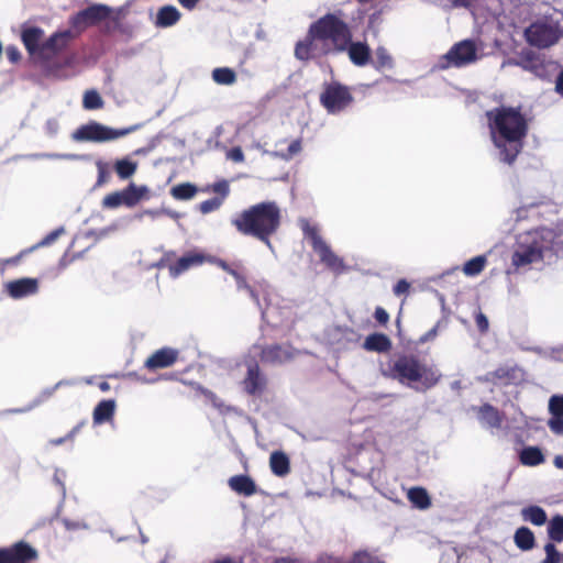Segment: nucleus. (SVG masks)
<instances>
[{
  "mask_svg": "<svg viewBox=\"0 0 563 563\" xmlns=\"http://www.w3.org/2000/svg\"><path fill=\"white\" fill-rule=\"evenodd\" d=\"M59 123L56 119H49L45 123V132L49 136H55L58 133Z\"/></svg>",
  "mask_w": 563,
  "mask_h": 563,
  "instance_id": "52",
  "label": "nucleus"
},
{
  "mask_svg": "<svg viewBox=\"0 0 563 563\" xmlns=\"http://www.w3.org/2000/svg\"><path fill=\"white\" fill-rule=\"evenodd\" d=\"M235 282H236V287L239 290H245L250 297L256 302V303H260V298H258V294L255 291V289L247 283L246 280V275H245V269L242 265H240L238 267V269L235 272H232V275H231Z\"/></svg>",
  "mask_w": 563,
  "mask_h": 563,
  "instance_id": "28",
  "label": "nucleus"
},
{
  "mask_svg": "<svg viewBox=\"0 0 563 563\" xmlns=\"http://www.w3.org/2000/svg\"><path fill=\"white\" fill-rule=\"evenodd\" d=\"M547 249L542 231L529 230L517 235L515 251L511 255V264L516 268L525 267L544 257Z\"/></svg>",
  "mask_w": 563,
  "mask_h": 563,
  "instance_id": "5",
  "label": "nucleus"
},
{
  "mask_svg": "<svg viewBox=\"0 0 563 563\" xmlns=\"http://www.w3.org/2000/svg\"><path fill=\"white\" fill-rule=\"evenodd\" d=\"M320 104L330 114H336L347 109L354 101L350 87L332 81L325 84L320 93Z\"/></svg>",
  "mask_w": 563,
  "mask_h": 563,
  "instance_id": "10",
  "label": "nucleus"
},
{
  "mask_svg": "<svg viewBox=\"0 0 563 563\" xmlns=\"http://www.w3.org/2000/svg\"><path fill=\"white\" fill-rule=\"evenodd\" d=\"M514 421L516 423L514 426V428H516V429H520V428H522L526 424L525 417H523V415L521 412L518 413V417H516L514 419Z\"/></svg>",
  "mask_w": 563,
  "mask_h": 563,
  "instance_id": "60",
  "label": "nucleus"
},
{
  "mask_svg": "<svg viewBox=\"0 0 563 563\" xmlns=\"http://www.w3.org/2000/svg\"><path fill=\"white\" fill-rule=\"evenodd\" d=\"M549 411L552 416H563V395H554L550 398Z\"/></svg>",
  "mask_w": 563,
  "mask_h": 563,
  "instance_id": "44",
  "label": "nucleus"
},
{
  "mask_svg": "<svg viewBox=\"0 0 563 563\" xmlns=\"http://www.w3.org/2000/svg\"><path fill=\"white\" fill-rule=\"evenodd\" d=\"M276 563H302L300 560L280 559Z\"/></svg>",
  "mask_w": 563,
  "mask_h": 563,
  "instance_id": "64",
  "label": "nucleus"
},
{
  "mask_svg": "<svg viewBox=\"0 0 563 563\" xmlns=\"http://www.w3.org/2000/svg\"><path fill=\"white\" fill-rule=\"evenodd\" d=\"M5 54H7L8 59L12 64H15L21 59V54L16 46H13V45L8 46L5 48Z\"/></svg>",
  "mask_w": 563,
  "mask_h": 563,
  "instance_id": "53",
  "label": "nucleus"
},
{
  "mask_svg": "<svg viewBox=\"0 0 563 563\" xmlns=\"http://www.w3.org/2000/svg\"><path fill=\"white\" fill-rule=\"evenodd\" d=\"M110 14V7L106 4H91L70 16L69 24L79 34L87 27L107 20Z\"/></svg>",
  "mask_w": 563,
  "mask_h": 563,
  "instance_id": "13",
  "label": "nucleus"
},
{
  "mask_svg": "<svg viewBox=\"0 0 563 563\" xmlns=\"http://www.w3.org/2000/svg\"><path fill=\"white\" fill-rule=\"evenodd\" d=\"M207 262L217 265L218 267H220L221 269H223L224 272H227L230 275H232V272H235L238 269V267L241 265L240 263L229 264L224 260L209 256V255H208Z\"/></svg>",
  "mask_w": 563,
  "mask_h": 563,
  "instance_id": "46",
  "label": "nucleus"
},
{
  "mask_svg": "<svg viewBox=\"0 0 563 563\" xmlns=\"http://www.w3.org/2000/svg\"><path fill=\"white\" fill-rule=\"evenodd\" d=\"M409 501L419 509H427L431 505L430 497L424 488L413 487L408 490Z\"/></svg>",
  "mask_w": 563,
  "mask_h": 563,
  "instance_id": "29",
  "label": "nucleus"
},
{
  "mask_svg": "<svg viewBox=\"0 0 563 563\" xmlns=\"http://www.w3.org/2000/svg\"><path fill=\"white\" fill-rule=\"evenodd\" d=\"M301 150H302L301 140L296 139V140L291 141V143L289 144V146L287 147V150L285 152L276 153V155L285 161H289V159L294 158L296 155H298L301 152Z\"/></svg>",
  "mask_w": 563,
  "mask_h": 563,
  "instance_id": "40",
  "label": "nucleus"
},
{
  "mask_svg": "<svg viewBox=\"0 0 563 563\" xmlns=\"http://www.w3.org/2000/svg\"><path fill=\"white\" fill-rule=\"evenodd\" d=\"M519 460L522 465L538 466L542 464L545 459L540 448L526 446L520 451Z\"/></svg>",
  "mask_w": 563,
  "mask_h": 563,
  "instance_id": "25",
  "label": "nucleus"
},
{
  "mask_svg": "<svg viewBox=\"0 0 563 563\" xmlns=\"http://www.w3.org/2000/svg\"><path fill=\"white\" fill-rule=\"evenodd\" d=\"M339 30L338 45L341 48H334L335 54L346 52L352 64L358 67H363L371 62L372 52L369 46L365 42H353L352 30L349 23L345 21V15H341Z\"/></svg>",
  "mask_w": 563,
  "mask_h": 563,
  "instance_id": "8",
  "label": "nucleus"
},
{
  "mask_svg": "<svg viewBox=\"0 0 563 563\" xmlns=\"http://www.w3.org/2000/svg\"><path fill=\"white\" fill-rule=\"evenodd\" d=\"M180 18L181 13L179 12V10L172 4H167L158 9L154 24L157 27H170L177 24Z\"/></svg>",
  "mask_w": 563,
  "mask_h": 563,
  "instance_id": "20",
  "label": "nucleus"
},
{
  "mask_svg": "<svg viewBox=\"0 0 563 563\" xmlns=\"http://www.w3.org/2000/svg\"><path fill=\"white\" fill-rule=\"evenodd\" d=\"M104 102L97 90H87L84 95L82 107L87 110H97L103 107Z\"/></svg>",
  "mask_w": 563,
  "mask_h": 563,
  "instance_id": "37",
  "label": "nucleus"
},
{
  "mask_svg": "<svg viewBox=\"0 0 563 563\" xmlns=\"http://www.w3.org/2000/svg\"><path fill=\"white\" fill-rule=\"evenodd\" d=\"M475 1L476 0H441L440 4L450 8H471L475 3Z\"/></svg>",
  "mask_w": 563,
  "mask_h": 563,
  "instance_id": "47",
  "label": "nucleus"
},
{
  "mask_svg": "<svg viewBox=\"0 0 563 563\" xmlns=\"http://www.w3.org/2000/svg\"><path fill=\"white\" fill-rule=\"evenodd\" d=\"M374 318L380 325H386L389 321V314L383 307H376Z\"/></svg>",
  "mask_w": 563,
  "mask_h": 563,
  "instance_id": "50",
  "label": "nucleus"
},
{
  "mask_svg": "<svg viewBox=\"0 0 563 563\" xmlns=\"http://www.w3.org/2000/svg\"><path fill=\"white\" fill-rule=\"evenodd\" d=\"M96 166H97V170H98V178H97L96 185L102 186L110 180V177H111L110 166L108 163L102 162V161H98L96 163Z\"/></svg>",
  "mask_w": 563,
  "mask_h": 563,
  "instance_id": "41",
  "label": "nucleus"
},
{
  "mask_svg": "<svg viewBox=\"0 0 563 563\" xmlns=\"http://www.w3.org/2000/svg\"><path fill=\"white\" fill-rule=\"evenodd\" d=\"M435 335H437V330L435 329H431L430 331H428L424 335H422L419 339V342H427V341L433 339Z\"/></svg>",
  "mask_w": 563,
  "mask_h": 563,
  "instance_id": "61",
  "label": "nucleus"
},
{
  "mask_svg": "<svg viewBox=\"0 0 563 563\" xmlns=\"http://www.w3.org/2000/svg\"><path fill=\"white\" fill-rule=\"evenodd\" d=\"M369 352H388L391 349L390 339L384 333L369 334L362 344Z\"/></svg>",
  "mask_w": 563,
  "mask_h": 563,
  "instance_id": "22",
  "label": "nucleus"
},
{
  "mask_svg": "<svg viewBox=\"0 0 563 563\" xmlns=\"http://www.w3.org/2000/svg\"><path fill=\"white\" fill-rule=\"evenodd\" d=\"M266 386V378L261 374L257 364L247 365V375L243 388L250 395H261Z\"/></svg>",
  "mask_w": 563,
  "mask_h": 563,
  "instance_id": "19",
  "label": "nucleus"
},
{
  "mask_svg": "<svg viewBox=\"0 0 563 563\" xmlns=\"http://www.w3.org/2000/svg\"><path fill=\"white\" fill-rule=\"evenodd\" d=\"M548 424L551 431L555 434L563 433V416H552Z\"/></svg>",
  "mask_w": 563,
  "mask_h": 563,
  "instance_id": "48",
  "label": "nucleus"
},
{
  "mask_svg": "<svg viewBox=\"0 0 563 563\" xmlns=\"http://www.w3.org/2000/svg\"><path fill=\"white\" fill-rule=\"evenodd\" d=\"M229 157L236 162V163H240V162H243L244 159V154L242 152V150L240 147H234L230 151L229 153Z\"/></svg>",
  "mask_w": 563,
  "mask_h": 563,
  "instance_id": "55",
  "label": "nucleus"
},
{
  "mask_svg": "<svg viewBox=\"0 0 563 563\" xmlns=\"http://www.w3.org/2000/svg\"><path fill=\"white\" fill-rule=\"evenodd\" d=\"M396 356L389 361L388 368L383 369L385 374L418 390L428 389L438 383L440 374L433 366L420 363L411 355Z\"/></svg>",
  "mask_w": 563,
  "mask_h": 563,
  "instance_id": "4",
  "label": "nucleus"
},
{
  "mask_svg": "<svg viewBox=\"0 0 563 563\" xmlns=\"http://www.w3.org/2000/svg\"><path fill=\"white\" fill-rule=\"evenodd\" d=\"M303 236L310 242L312 250L319 255L320 262L331 272L340 275L346 271L344 260L338 256L321 236L317 225L303 220L301 223Z\"/></svg>",
  "mask_w": 563,
  "mask_h": 563,
  "instance_id": "6",
  "label": "nucleus"
},
{
  "mask_svg": "<svg viewBox=\"0 0 563 563\" xmlns=\"http://www.w3.org/2000/svg\"><path fill=\"white\" fill-rule=\"evenodd\" d=\"M65 476L64 472L57 471L54 475V481L60 486V492L65 495V486L62 482V478Z\"/></svg>",
  "mask_w": 563,
  "mask_h": 563,
  "instance_id": "58",
  "label": "nucleus"
},
{
  "mask_svg": "<svg viewBox=\"0 0 563 563\" xmlns=\"http://www.w3.org/2000/svg\"><path fill=\"white\" fill-rule=\"evenodd\" d=\"M522 57L525 63L528 64L526 66L527 68L536 67L539 62V58L536 56L533 52H528L527 54L522 55Z\"/></svg>",
  "mask_w": 563,
  "mask_h": 563,
  "instance_id": "54",
  "label": "nucleus"
},
{
  "mask_svg": "<svg viewBox=\"0 0 563 563\" xmlns=\"http://www.w3.org/2000/svg\"><path fill=\"white\" fill-rule=\"evenodd\" d=\"M409 289H410V284L406 279H400L394 286L393 290L396 296H401V295L408 294Z\"/></svg>",
  "mask_w": 563,
  "mask_h": 563,
  "instance_id": "51",
  "label": "nucleus"
},
{
  "mask_svg": "<svg viewBox=\"0 0 563 563\" xmlns=\"http://www.w3.org/2000/svg\"><path fill=\"white\" fill-rule=\"evenodd\" d=\"M179 2V4L187 9V10H192L197 7V4L200 2V0H177Z\"/></svg>",
  "mask_w": 563,
  "mask_h": 563,
  "instance_id": "57",
  "label": "nucleus"
},
{
  "mask_svg": "<svg viewBox=\"0 0 563 563\" xmlns=\"http://www.w3.org/2000/svg\"><path fill=\"white\" fill-rule=\"evenodd\" d=\"M213 563H241L239 560H233V559H230V558H223L221 560H218Z\"/></svg>",
  "mask_w": 563,
  "mask_h": 563,
  "instance_id": "63",
  "label": "nucleus"
},
{
  "mask_svg": "<svg viewBox=\"0 0 563 563\" xmlns=\"http://www.w3.org/2000/svg\"><path fill=\"white\" fill-rule=\"evenodd\" d=\"M514 540L516 545L523 551L531 550L534 547V534L527 527L519 528L515 532Z\"/></svg>",
  "mask_w": 563,
  "mask_h": 563,
  "instance_id": "30",
  "label": "nucleus"
},
{
  "mask_svg": "<svg viewBox=\"0 0 563 563\" xmlns=\"http://www.w3.org/2000/svg\"><path fill=\"white\" fill-rule=\"evenodd\" d=\"M554 465L558 467V468H563V455H556L554 457Z\"/></svg>",
  "mask_w": 563,
  "mask_h": 563,
  "instance_id": "62",
  "label": "nucleus"
},
{
  "mask_svg": "<svg viewBox=\"0 0 563 563\" xmlns=\"http://www.w3.org/2000/svg\"><path fill=\"white\" fill-rule=\"evenodd\" d=\"M477 59V49L473 41L464 40L454 44L440 58L441 68L463 67Z\"/></svg>",
  "mask_w": 563,
  "mask_h": 563,
  "instance_id": "12",
  "label": "nucleus"
},
{
  "mask_svg": "<svg viewBox=\"0 0 563 563\" xmlns=\"http://www.w3.org/2000/svg\"><path fill=\"white\" fill-rule=\"evenodd\" d=\"M479 419L483 423L489 428L501 427V416L496 408L490 405H484L479 409Z\"/></svg>",
  "mask_w": 563,
  "mask_h": 563,
  "instance_id": "27",
  "label": "nucleus"
},
{
  "mask_svg": "<svg viewBox=\"0 0 563 563\" xmlns=\"http://www.w3.org/2000/svg\"><path fill=\"white\" fill-rule=\"evenodd\" d=\"M64 232L63 228L56 229L48 233L44 239H42L38 243L35 245L22 250L18 255L9 260V263L11 264H18L21 258H23L25 255L32 253L33 251L37 250L38 247L46 246L52 244L62 233Z\"/></svg>",
  "mask_w": 563,
  "mask_h": 563,
  "instance_id": "26",
  "label": "nucleus"
},
{
  "mask_svg": "<svg viewBox=\"0 0 563 563\" xmlns=\"http://www.w3.org/2000/svg\"><path fill=\"white\" fill-rule=\"evenodd\" d=\"M176 361V354H152L145 362L148 368L167 367Z\"/></svg>",
  "mask_w": 563,
  "mask_h": 563,
  "instance_id": "36",
  "label": "nucleus"
},
{
  "mask_svg": "<svg viewBox=\"0 0 563 563\" xmlns=\"http://www.w3.org/2000/svg\"><path fill=\"white\" fill-rule=\"evenodd\" d=\"M475 323L479 332H487L489 322L487 317L481 310L475 314Z\"/></svg>",
  "mask_w": 563,
  "mask_h": 563,
  "instance_id": "49",
  "label": "nucleus"
},
{
  "mask_svg": "<svg viewBox=\"0 0 563 563\" xmlns=\"http://www.w3.org/2000/svg\"><path fill=\"white\" fill-rule=\"evenodd\" d=\"M145 188H139L134 184H130L121 191L111 192L102 199L104 209H117L121 206L134 207L144 196Z\"/></svg>",
  "mask_w": 563,
  "mask_h": 563,
  "instance_id": "14",
  "label": "nucleus"
},
{
  "mask_svg": "<svg viewBox=\"0 0 563 563\" xmlns=\"http://www.w3.org/2000/svg\"><path fill=\"white\" fill-rule=\"evenodd\" d=\"M269 466L276 476H286L290 471V462L288 456L280 451H275L271 454Z\"/></svg>",
  "mask_w": 563,
  "mask_h": 563,
  "instance_id": "24",
  "label": "nucleus"
},
{
  "mask_svg": "<svg viewBox=\"0 0 563 563\" xmlns=\"http://www.w3.org/2000/svg\"><path fill=\"white\" fill-rule=\"evenodd\" d=\"M212 79L218 85L230 86L236 81V74L232 68L219 67L212 70Z\"/></svg>",
  "mask_w": 563,
  "mask_h": 563,
  "instance_id": "32",
  "label": "nucleus"
},
{
  "mask_svg": "<svg viewBox=\"0 0 563 563\" xmlns=\"http://www.w3.org/2000/svg\"><path fill=\"white\" fill-rule=\"evenodd\" d=\"M175 256V252H166L156 264L158 268H167L173 278L179 277L192 267L201 266L208 260V255L196 251L188 252L177 260Z\"/></svg>",
  "mask_w": 563,
  "mask_h": 563,
  "instance_id": "11",
  "label": "nucleus"
},
{
  "mask_svg": "<svg viewBox=\"0 0 563 563\" xmlns=\"http://www.w3.org/2000/svg\"><path fill=\"white\" fill-rule=\"evenodd\" d=\"M198 189L190 183H183L170 189L172 196L177 200H189L195 197Z\"/></svg>",
  "mask_w": 563,
  "mask_h": 563,
  "instance_id": "33",
  "label": "nucleus"
},
{
  "mask_svg": "<svg viewBox=\"0 0 563 563\" xmlns=\"http://www.w3.org/2000/svg\"><path fill=\"white\" fill-rule=\"evenodd\" d=\"M137 164L128 158L118 159L114 164V170L121 179H128L136 172Z\"/></svg>",
  "mask_w": 563,
  "mask_h": 563,
  "instance_id": "34",
  "label": "nucleus"
},
{
  "mask_svg": "<svg viewBox=\"0 0 563 563\" xmlns=\"http://www.w3.org/2000/svg\"><path fill=\"white\" fill-rule=\"evenodd\" d=\"M545 558L542 563H560L561 553L556 550L553 543H547L544 545Z\"/></svg>",
  "mask_w": 563,
  "mask_h": 563,
  "instance_id": "43",
  "label": "nucleus"
},
{
  "mask_svg": "<svg viewBox=\"0 0 563 563\" xmlns=\"http://www.w3.org/2000/svg\"><path fill=\"white\" fill-rule=\"evenodd\" d=\"M555 90L558 93L563 96V70L559 74L555 81Z\"/></svg>",
  "mask_w": 563,
  "mask_h": 563,
  "instance_id": "59",
  "label": "nucleus"
},
{
  "mask_svg": "<svg viewBox=\"0 0 563 563\" xmlns=\"http://www.w3.org/2000/svg\"><path fill=\"white\" fill-rule=\"evenodd\" d=\"M487 126L499 159L512 165L522 152L529 123L520 107L500 106L486 111Z\"/></svg>",
  "mask_w": 563,
  "mask_h": 563,
  "instance_id": "1",
  "label": "nucleus"
},
{
  "mask_svg": "<svg viewBox=\"0 0 563 563\" xmlns=\"http://www.w3.org/2000/svg\"><path fill=\"white\" fill-rule=\"evenodd\" d=\"M43 36L44 31L38 26H22L21 41L31 56L38 58L42 49Z\"/></svg>",
  "mask_w": 563,
  "mask_h": 563,
  "instance_id": "17",
  "label": "nucleus"
},
{
  "mask_svg": "<svg viewBox=\"0 0 563 563\" xmlns=\"http://www.w3.org/2000/svg\"><path fill=\"white\" fill-rule=\"evenodd\" d=\"M223 205L222 198L212 197L199 205V211L203 214L218 210Z\"/></svg>",
  "mask_w": 563,
  "mask_h": 563,
  "instance_id": "42",
  "label": "nucleus"
},
{
  "mask_svg": "<svg viewBox=\"0 0 563 563\" xmlns=\"http://www.w3.org/2000/svg\"><path fill=\"white\" fill-rule=\"evenodd\" d=\"M521 516L525 521H529L534 526H542L547 521V514L539 506H530L523 508L521 510Z\"/></svg>",
  "mask_w": 563,
  "mask_h": 563,
  "instance_id": "31",
  "label": "nucleus"
},
{
  "mask_svg": "<svg viewBox=\"0 0 563 563\" xmlns=\"http://www.w3.org/2000/svg\"><path fill=\"white\" fill-rule=\"evenodd\" d=\"M75 37L70 30L53 33L46 41L42 43L38 59L49 62L68 46L69 42Z\"/></svg>",
  "mask_w": 563,
  "mask_h": 563,
  "instance_id": "15",
  "label": "nucleus"
},
{
  "mask_svg": "<svg viewBox=\"0 0 563 563\" xmlns=\"http://www.w3.org/2000/svg\"><path fill=\"white\" fill-rule=\"evenodd\" d=\"M79 427H76L74 428L68 434L66 438H59V439H55V440H52L51 443L53 445H59L62 444L66 439H73L75 437V434L77 433Z\"/></svg>",
  "mask_w": 563,
  "mask_h": 563,
  "instance_id": "56",
  "label": "nucleus"
},
{
  "mask_svg": "<svg viewBox=\"0 0 563 563\" xmlns=\"http://www.w3.org/2000/svg\"><path fill=\"white\" fill-rule=\"evenodd\" d=\"M34 558H36V551L23 542L8 549H0V563H26Z\"/></svg>",
  "mask_w": 563,
  "mask_h": 563,
  "instance_id": "16",
  "label": "nucleus"
},
{
  "mask_svg": "<svg viewBox=\"0 0 563 563\" xmlns=\"http://www.w3.org/2000/svg\"><path fill=\"white\" fill-rule=\"evenodd\" d=\"M487 263L484 255H478L467 261L463 266V272L466 276H476L483 272Z\"/></svg>",
  "mask_w": 563,
  "mask_h": 563,
  "instance_id": "35",
  "label": "nucleus"
},
{
  "mask_svg": "<svg viewBox=\"0 0 563 563\" xmlns=\"http://www.w3.org/2000/svg\"><path fill=\"white\" fill-rule=\"evenodd\" d=\"M343 15L341 10L329 12L312 22L306 36L299 40L294 49L295 57L300 62H309L329 55H335L334 48L338 45L340 19Z\"/></svg>",
  "mask_w": 563,
  "mask_h": 563,
  "instance_id": "2",
  "label": "nucleus"
},
{
  "mask_svg": "<svg viewBox=\"0 0 563 563\" xmlns=\"http://www.w3.org/2000/svg\"><path fill=\"white\" fill-rule=\"evenodd\" d=\"M229 487L242 496H252L256 493L255 482L247 475H235L229 478Z\"/></svg>",
  "mask_w": 563,
  "mask_h": 563,
  "instance_id": "21",
  "label": "nucleus"
},
{
  "mask_svg": "<svg viewBox=\"0 0 563 563\" xmlns=\"http://www.w3.org/2000/svg\"><path fill=\"white\" fill-rule=\"evenodd\" d=\"M7 290L14 299L32 296L38 291V280L31 277L15 279L7 284Z\"/></svg>",
  "mask_w": 563,
  "mask_h": 563,
  "instance_id": "18",
  "label": "nucleus"
},
{
  "mask_svg": "<svg viewBox=\"0 0 563 563\" xmlns=\"http://www.w3.org/2000/svg\"><path fill=\"white\" fill-rule=\"evenodd\" d=\"M563 35L560 22L552 16H543L525 30L527 42L538 48H548L559 42Z\"/></svg>",
  "mask_w": 563,
  "mask_h": 563,
  "instance_id": "7",
  "label": "nucleus"
},
{
  "mask_svg": "<svg viewBox=\"0 0 563 563\" xmlns=\"http://www.w3.org/2000/svg\"><path fill=\"white\" fill-rule=\"evenodd\" d=\"M136 130V126L113 129L99 122L91 121L80 125L74 133L73 139L78 142L103 143L123 137Z\"/></svg>",
  "mask_w": 563,
  "mask_h": 563,
  "instance_id": "9",
  "label": "nucleus"
},
{
  "mask_svg": "<svg viewBox=\"0 0 563 563\" xmlns=\"http://www.w3.org/2000/svg\"><path fill=\"white\" fill-rule=\"evenodd\" d=\"M280 221L278 205L275 201H262L236 213L231 224L240 234L271 245V236L279 229Z\"/></svg>",
  "mask_w": 563,
  "mask_h": 563,
  "instance_id": "3",
  "label": "nucleus"
},
{
  "mask_svg": "<svg viewBox=\"0 0 563 563\" xmlns=\"http://www.w3.org/2000/svg\"><path fill=\"white\" fill-rule=\"evenodd\" d=\"M376 68H391L393 67V57L388 53V51L379 46L376 48Z\"/></svg>",
  "mask_w": 563,
  "mask_h": 563,
  "instance_id": "39",
  "label": "nucleus"
},
{
  "mask_svg": "<svg viewBox=\"0 0 563 563\" xmlns=\"http://www.w3.org/2000/svg\"><path fill=\"white\" fill-rule=\"evenodd\" d=\"M548 533L554 542L563 541V516L552 518L548 527Z\"/></svg>",
  "mask_w": 563,
  "mask_h": 563,
  "instance_id": "38",
  "label": "nucleus"
},
{
  "mask_svg": "<svg viewBox=\"0 0 563 563\" xmlns=\"http://www.w3.org/2000/svg\"><path fill=\"white\" fill-rule=\"evenodd\" d=\"M115 411V401L113 399L100 401L93 410V423L101 424L111 421Z\"/></svg>",
  "mask_w": 563,
  "mask_h": 563,
  "instance_id": "23",
  "label": "nucleus"
},
{
  "mask_svg": "<svg viewBox=\"0 0 563 563\" xmlns=\"http://www.w3.org/2000/svg\"><path fill=\"white\" fill-rule=\"evenodd\" d=\"M211 190L217 194V196H214L216 198H222V201L224 202L230 194L229 183L224 179L217 181L211 186Z\"/></svg>",
  "mask_w": 563,
  "mask_h": 563,
  "instance_id": "45",
  "label": "nucleus"
}]
</instances>
